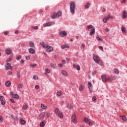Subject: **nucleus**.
<instances>
[{
    "mask_svg": "<svg viewBox=\"0 0 127 127\" xmlns=\"http://www.w3.org/2000/svg\"><path fill=\"white\" fill-rule=\"evenodd\" d=\"M70 11L72 14H75V9H76V4L75 2L70 1L69 3Z\"/></svg>",
    "mask_w": 127,
    "mask_h": 127,
    "instance_id": "nucleus-1",
    "label": "nucleus"
},
{
    "mask_svg": "<svg viewBox=\"0 0 127 127\" xmlns=\"http://www.w3.org/2000/svg\"><path fill=\"white\" fill-rule=\"evenodd\" d=\"M99 59L100 58H99V56H95L93 57V60H94V62H95V63L99 64V65H101V66H102V65H103V62H102L101 60H99Z\"/></svg>",
    "mask_w": 127,
    "mask_h": 127,
    "instance_id": "nucleus-2",
    "label": "nucleus"
},
{
    "mask_svg": "<svg viewBox=\"0 0 127 127\" xmlns=\"http://www.w3.org/2000/svg\"><path fill=\"white\" fill-rule=\"evenodd\" d=\"M59 34L61 37H65V36H67V32L65 31H61L59 33Z\"/></svg>",
    "mask_w": 127,
    "mask_h": 127,
    "instance_id": "nucleus-3",
    "label": "nucleus"
},
{
    "mask_svg": "<svg viewBox=\"0 0 127 127\" xmlns=\"http://www.w3.org/2000/svg\"><path fill=\"white\" fill-rule=\"evenodd\" d=\"M52 25H53V22H49L44 23L43 25V27H47L48 26H52Z\"/></svg>",
    "mask_w": 127,
    "mask_h": 127,
    "instance_id": "nucleus-4",
    "label": "nucleus"
},
{
    "mask_svg": "<svg viewBox=\"0 0 127 127\" xmlns=\"http://www.w3.org/2000/svg\"><path fill=\"white\" fill-rule=\"evenodd\" d=\"M71 120V122H72V123H74V124L77 123V120L76 119V115L75 114H72Z\"/></svg>",
    "mask_w": 127,
    "mask_h": 127,
    "instance_id": "nucleus-5",
    "label": "nucleus"
},
{
    "mask_svg": "<svg viewBox=\"0 0 127 127\" xmlns=\"http://www.w3.org/2000/svg\"><path fill=\"white\" fill-rule=\"evenodd\" d=\"M10 94L14 99H17V100L19 99V96L17 94H15L13 95V93H12V92H11Z\"/></svg>",
    "mask_w": 127,
    "mask_h": 127,
    "instance_id": "nucleus-6",
    "label": "nucleus"
},
{
    "mask_svg": "<svg viewBox=\"0 0 127 127\" xmlns=\"http://www.w3.org/2000/svg\"><path fill=\"white\" fill-rule=\"evenodd\" d=\"M5 70H10V69H12V66L10 65V64L7 63L5 64Z\"/></svg>",
    "mask_w": 127,
    "mask_h": 127,
    "instance_id": "nucleus-7",
    "label": "nucleus"
},
{
    "mask_svg": "<svg viewBox=\"0 0 127 127\" xmlns=\"http://www.w3.org/2000/svg\"><path fill=\"white\" fill-rule=\"evenodd\" d=\"M88 89H89V91H90V93L92 92L93 91V85H92V82H88Z\"/></svg>",
    "mask_w": 127,
    "mask_h": 127,
    "instance_id": "nucleus-8",
    "label": "nucleus"
},
{
    "mask_svg": "<svg viewBox=\"0 0 127 127\" xmlns=\"http://www.w3.org/2000/svg\"><path fill=\"white\" fill-rule=\"evenodd\" d=\"M44 117H45V112L41 113L39 116V119H40V120H42L44 119Z\"/></svg>",
    "mask_w": 127,
    "mask_h": 127,
    "instance_id": "nucleus-9",
    "label": "nucleus"
},
{
    "mask_svg": "<svg viewBox=\"0 0 127 127\" xmlns=\"http://www.w3.org/2000/svg\"><path fill=\"white\" fill-rule=\"evenodd\" d=\"M51 51H53V47L51 46H49V47L46 50V52L48 53L51 52Z\"/></svg>",
    "mask_w": 127,
    "mask_h": 127,
    "instance_id": "nucleus-10",
    "label": "nucleus"
},
{
    "mask_svg": "<svg viewBox=\"0 0 127 127\" xmlns=\"http://www.w3.org/2000/svg\"><path fill=\"white\" fill-rule=\"evenodd\" d=\"M29 52L30 53V54H35V50L33 49V48H30L29 49Z\"/></svg>",
    "mask_w": 127,
    "mask_h": 127,
    "instance_id": "nucleus-11",
    "label": "nucleus"
},
{
    "mask_svg": "<svg viewBox=\"0 0 127 127\" xmlns=\"http://www.w3.org/2000/svg\"><path fill=\"white\" fill-rule=\"evenodd\" d=\"M11 118L12 120H13V121H14V122H16V121H17L18 117L17 116L14 117L13 115H11Z\"/></svg>",
    "mask_w": 127,
    "mask_h": 127,
    "instance_id": "nucleus-12",
    "label": "nucleus"
},
{
    "mask_svg": "<svg viewBox=\"0 0 127 127\" xmlns=\"http://www.w3.org/2000/svg\"><path fill=\"white\" fill-rule=\"evenodd\" d=\"M127 11H123V14H122V17H123V18H127Z\"/></svg>",
    "mask_w": 127,
    "mask_h": 127,
    "instance_id": "nucleus-13",
    "label": "nucleus"
},
{
    "mask_svg": "<svg viewBox=\"0 0 127 127\" xmlns=\"http://www.w3.org/2000/svg\"><path fill=\"white\" fill-rule=\"evenodd\" d=\"M57 115L58 116V117H59V118H60V119H63L64 117L62 112H59Z\"/></svg>",
    "mask_w": 127,
    "mask_h": 127,
    "instance_id": "nucleus-14",
    "label": "nucleus"
},
{
    "mask_svg": "<svg viewBox=\"0 0 127 127\" xmlns=\"http://www.w3.org/2000/svg\"><path fill=\"white\" fill-rule=\"evenodd\" d=\"M96 38L99 42H102V41H103V40L102 39V38H100V37L99 36V35H97L96 36Z\"/></svg>",
    "mask_w": 127,
    "mask_h": 127,
    "instance_id": "nucleus-15",
    "label": "nucleus"
},
{
    "mask_svg": "<svg viewBox=\"0 0 127 127\" xmlns=\"http://www.w3.org/2000/svg\"><path fill=\"white\" fill-rule=\"evenodd\" d=\"M94 34H95V28H93L89 33V35L91 36H92V35H94Z\"/></svg>",
    "mask_w": 127,
    "mask_h": 127,
    "instance_id": "nucleus-16",
    "label": "nucleus"
},
{
    "mask_svg": "<svg viewBox=\"0 0 127 127\" xmlns=\"http://www.w3.org/2000/svg\"><path fill=\"white\" fill-rule=\"evenodd\" d=\"M101 79L103 82H107V77L106 76V75L102 76Z\"/></svg>",
    "mask_w": 127,
    "mask_h": 127,
    "instance_id": "nucleus-17",
    "label": "nucleus"
},
{
    "mask_svg": "<svg viewBox=\"0 0 127 127\" xmlns=\"http://www.w3.org/2000/svg\"><path fill=\"white\" fill-rule=\"evenodd\" d=\"M83 121L84 122L85 124H88L90 121V120L88 119V118L84 117L83 119Z\"/></svg>",
    "mask_w": 127,
    "mask_h": 127,
    "instance_id": "nucleus-18",
    "label": "nucleus"
},
{
    "mask_svg": "<svg viewBox=\"0 0 127 127\" xmlns=\"http://www.w3.org/2000/svg\"><path fill=\"white\" fill-rule=\"evenodd\" d=\"M121 30L122 31V33H126L127 32V30H126V27L124 26H122Z\"/></svg>",
    "mask_w": 127,
    "mask_h": 127,
    "instance_id": "nucleus-19",
    "label": "nucleus"
},
{
    "mask_svg": "<svg viewBox=\"0 0 127 127\" xmlns=\"http://www.w3.org/2000/svg\"><path fill=\"white\" fill-rule=\"evenodd\" d=\"M56 14L57 15V17H60V16H61L62 15V12L61 11H59L56 13Z\"/></svg>",
    "mask_w": 127,
    "mask_h": 127,
    "instance_id": "nucleus-20",
    "label": "nucleus"
},
{
    "mask_svg": "<svg viewBox=\"0 0 127 127\" xmlns=\"http://www.w3.org/2000/svg\"><path fill=\"white\" fill-rule=\"evenodd\" d=\"M5 85L6 87H10V85H11V83L9 81H7L5 82Z\"/></svg>",
    "mask_w": 127,
    "mask_h": 127,
    "instance_id": "nucleus-21",
    "label": "nucleus"
},
{
    "mask_svg": "<svg viewBox=\"0 0 127 127\" xmlns=\"http://www.w3.org/2000/svg\"><path fill=\"white\" fill-rule=\"evenodd\" d=\"M11 50L10 49H7L5 51V53L6 54H7L8 55H9V54H11Z\"/></svg>",
    "mask_w": 127,
    "mask_h": 127,
    "instance_id": "nucleus-22",
    "label": "nucleus"
},
{
    "mask_svg": "<svg viewBox=\"0 0 127 127\" xmlns=\"http://www.w3.org/2000/svg\"><path fill=\"white\" fill-rule=\"evenodd\" d=\"M20 121L21 125H22L23 126H24V125H25V124H26V122L22 119H21L20 120Z\"/></svg>",
    "mask_w": 127,
    "mask_h": 127,
    "instance_id": "nucleus-23",
    "label": "nucleus"
},
{
    "mask_svg": "<svg viewBox=\"0 0 127 127\" xmlns=\"http://www.w3.org/2000/svg\"><path fill=\"white\" fill-rule=\"evenodd\" d=\"M62 75H64V76H68V73H67V71L65 70H62Z\"/></svg>",
    "mask_w": 127,
    "mask_h": 127,
    "instance_id": "nucleus-24",
    "label": "nucleus"
},
{
    "mask_svg": "<svg viewBox=\"0 0 127 127\" xmlns=\"http://www.w3.org/2000/svg\"><path fill=\"white\" fill-rule=\"evenodd\" d=\"M84 89V87H83V85L82 84H80L79 87V91H80V92H82V91H83Z\"/></svg>",
    "mask_w": 127,
    "mask_h": 127,
    "instance_id": "nucleus-25",
    "label": "nucleus"
},
{
    "mask_svg": "<svg viewBox=\"0 0 127 127\" xmlns=\"http://www.w3.org/2000/svg\"><path fill=\"white\" fill-rule=\"evenodd\" d=\"M29 47H31L32 48H34V43H32V42H29Z\"/></svg>",
    "mask_w": 127,
    "mask_h": 127,
    "instance_id": "nucleus-26",
    "label": "nucleus"
},
{
    "mask_svg": "<svg viewBox=\"0 0 127 127\" xmlns=\"http://www.w3.org/2000/svg\"><path fill=\"white\" fill-rule=\"evenodd\" d=\"M41 108L43 110H46V109L47 108V107L46 106L44 105V104H41Z\"/></svg>",
    "mask_w": 127,
    "mask_h": 127,
    "instance_id": "nucleus-27",
    "label": "nucleus"
},
{
    "mask_svg": "<svg viewBox=\"0 0 127 127\" xmlns=\"http://www.w3.org/2000/svg\"><path fill=\"white\" fill-rule=\"evenodd\" d=\"M109 20V17H106L103 18V22H104V23H107V21Z\"/></svg>",
    "mask_w": 127,
    "mask_h": 127,
    "instance_id": "nucleus-28",
    "label": "nucleus"
},
{
    "mask_svg": "<svg viewBox=\"0 0 127 127\" xmlns=\"http://www.w3.org/2000/svg\"><path fill=\"white\" fill-rule=\"evenodd\" d=\"M40 127H45V124L44 123V122H41V123L40 124Z\"/></svg>",
    "mask_w": 127,
    "mask_h": 127,
    "instance_id": "nucleus-29",
    "label": "nucleus"
},
{
    "mask_svg": "<svg viewBox=\"0 0 127 127\" xmlns=\"http://www.w3.org/2000/svg\"><path fill=\"white\" fill-rule=\"evenodd\" d=\"M67 109H69V110H71V109L73 108V107L70 104H67Z\"/></svg>",
    "mask_w": 127,
    "mask_h": 127,
    "instance_id": "nucleus-30",
    "label": "nucleus"
},
{
    "mask_svg": "<svg viewBox=\"0 0 127 127\" xmlns=\"http://www.w3.org/2000/svg\"><path fill=\"white\" fill-rule=\"evenodd\" d=\"M56 17H57V15H56V13H55L53 15L51 16V18H52V19H55Z\"/></svg>",
    "mask_w": 127,
    "mask_h": 127,
    "instance_id": "nucleus-31",
    "label": "nucleus"
},
{
    "mask_svg": "<svg viewBox=\"0 0 127 127\" xmlns=\"http://www.w3.org/2000/svg\"><path fill=\"white\" fill-rule=\"evenodd\" d=\"M90 5V3L87 2L86 3V5H85V8H87V9L89 8L90 7V6H89V5Z\"/></svg>",
    "mask_w": 127,
    "mask_h": 127,
    "instance_id": "nucleus-32",
    "label": "nucleus"
},
{
    "mask_svg": "<svg viewBox=\"0 0 127 127\" xmlns=\"http://www.w3.org/2000/svg\"><path fill=\"white\" fill-rule=\"evenodd\" d=\"M114 72L116 74H119L120 73V71L117 68L114 69Z\"/></svg>",
    "mask_w": 127,
    "mask_h": 127,
    "instance_id": "nucleus-33",
    "label": "nucleus"
},
{
    "mask_svg": "<svg viewBox=\"0 0 127 127\" xmlns=\"http://www.w3.org/2000/svg\"><path fill=\"white\" fill-rule=\"evenodd\" d=\"M12 60V57L11 56L9 58L8 60H6V62H10Z\"/></svg>",
    "mask_w": 127,
    "mask_h": 127,
    "instance_id": "nucleus-34",
    "label": "nucleus"
},
{
    "mask_svg": "<svg viewBox=\"0 0 127 127\" xmlns=\"http://www.w3.org/2000/svg\"><path fill=\"white\" fill-rule=\"evenodd\" d=\"M27 108H28V106H27V105H26L23 106L22 109L23 110H27Z\"/></svg>",
    "mask_w": 127,
    "mask_h": 127,
    "instance_id": "nucleus-35",
    "label": "nucleus"
},
{
    "mask_svg": "<svg viewBox=\"0 0 127 127\" xmlns=\"http://www.w3.org/2000/svg\"><path fill=\"white\" fill-rule=\"evenodd\" d=\"M59 112V109L56 108L55 110V114H56V115H57V114H58Z\"/></svg>",
    "mask_w": 127,
    "mask_h": 127,
    "instance_id": "nucleus-36",
    "label": "nucleus"
},
{
    "mask_svg": "<svg viewBox=\"0 0 127 127\" xmlns=\"http://www.w3.org/2000/svg\"><path fill=\"white\" fill-rule=\"evenodd\" d=\"M49 47V46H48V45L46 44V45H44L43 47V48H45V49H47Z\"/></svg>",
    "mask_w": 127,
    "mask_h": 127,
    "instance_id": "nucleus-37",
    "label": "nucleus"
},
{
    "mask_svg": "<svg viewBox=\"0 0 127 127\" xmlns=\"http://www.w3.org/2000/svg\"><path fill=\"white\" fill-rule=\"evenodd\" d=\"M36 64H31L30 65V67H32V68H35V67H36Z\"/></svg>",
    "mask_w": 127,
    "mask_h": 127,
    "instance_id": "nucleus-38",
    "label": "nucleus"
},
{
    "mask_svg": "<svg viewBox=\"0 0 127 127\" xmlns=\"http://www.w3.org/2000/svg\"><path fill=\"white\" fill-rule=\"evenodd\" d=\"M76 69H77V70H78V71H80V70H81V67H80V65H77Z\"/></svg>",
    "mask_w": 127,
    "mask_h": 127,
    "instance_id": "nucleus-39",
    "label": "nucleus"
},
{
    "mask_svg": "<svg viewBox=\"0 0 127 127\" xmlns=\"http://www.w3.org/2000/svg\"><path fill=\"white\" fill-rule=\"evenodd\" d=\"M88 29H91V28H92L93 29V28H95V27H94L93 25H90L89 26H88Z\"/></svg>",
    "mask_w": 127,
    "mask_h": 127,
    "instance_id": "nucleus-40",
    "label": "nucleus"
},
{
    "mask_svg": "<svg viewBox=\"0 0 127 127\" xmlns=\"http://www.w3.org/2000/svg\"><path fill=\"white\" fill-rule=\"evenodd\" d=\"M57 95L58 96H60L61 95H62V92H61V91H58L57 92Z\"/></svg>",
    "mask_w": 127,
    "mask_h": 127,
    "instance_id": "nucleus-41",
    "label": "nucleus"
},
{
    "mask_svg": "<svg viewBox=\"0 0 127 127\" xmlns=\"http://www.w3.org/2000/svg\"><path fill=\"white\" fill-rule=\"evenodd\" d=\"M122 120L123 121H124V122H126L127 121V117H125V116H123L122 117Z\"/></svg>",
    "mask_w": 127,
    "mask_h": 127,
    "instance_id": "nucleus-42",
    "label": "nucleus"
},
{
    "mask_svg": "<svg viewBox=\"0 0 127 127\" xmlns=\"http://www.w3.org/2000/svg\"><path fill=\"white\" fill-rule=\"evenodd\" d=\"M33 79H34V80H38V76H37L36 75H34Z\"/></svg>",
    "mask_w": 127,
    "mask_h": 127,
    "instance_id": "nucleus-43",
    "label": "nucleus"
},
{
    "mask_svg": "<svg viewBox=\"0 0 127 127\" xmlns=\"http://www.w3.org/2000/svg\"><path fill=\"white\" fill-rule=\"evenodd\" d=\"M16 59L17 60H19V59H21V56H20V55L16 57Z\"/></svg>",
    "mask_w": 127,
    "mask_h": 127,
    "instance_id": "nucleus-44",
    "label": "nucleus"
},
{
    "mask_svg": "<svg viewBox=\"0 0 127 127\" xmlns=\"http://www.w3.org/2000/svg\"><path fill=\"white\" fill-rule=\"evenodd\" d=\"M32 28H34V29H35V30H37V29H38V26H33L32 27Z\"/></svg>",
    "mask_w": 127,
    "mask_h": 127,
    "instance_id": "nucleus-45",
    "label": "nucleus"
},
{
    "mask_svg": "<svg viewBox=\"0 0 127 127\" xmlns=\"http://www.w3.org/2000/svg\"><path fill=\"white\" fill-rule=\"evenodd\" d=\"M46 73L49 74L50 73V70L48 68H46Z\"/></svg>",
    "mask_w": 127,
    "mask_h": 127,
    "instance_id": "nucleus-46",
    "label": "nucleus"
},
{
    "mask_svg": "<svg viewBox=\"0 0 127 127\" xmlns=\"http://www.w3.org/2000/svg\"><path fill=\"white\" fill-rule=\"evenodd\" d=\"M7 75H8L9 76H11L12 75V72L8 71L7 72Z\"/></svg>",
    "mask_w": 127,
    "mask_h": 127,
    "instance_id": "nucleus-47",
    "label": "nucleus"
},
{
    "mask_svg": "<svg viewBox=\"0 0 127 127\" xmlns=\"http://www.w3.org/2000/svg\"><path fill=\"white\" fill-rule=\"evenodd\" d=\"M97 100V97H96V96H93L92 97V101L93 102H95V101H96Z\"/></svg>",
    "mask_w": 127,
    "mask_h": 127,
    "instance_id": "nucleus-48",
    "label": "nucleus"
},
{
    "mask_svg": "<svg viewBox=\"0 0 127 127\" xmlns=\"http://www.w3.org/2000/svg\"><path fill=\"white\" fill-rule=\"evenodd\" d=\"M26 60H30V56H27L25 57Z\"/></svg>",
    "mask_w": 127,
    "mask_h": 127,
    "instance_id": "nucleus-49",
    "label": "nucleus"
},
{
    "mask_svg": "<svg viewBox=\"0 0 127 127\" xmlns=\"http://www.w3.org/2000/svg\"><path fill=\"white\" fill-rule=\"evenodd\" d=\"M97 73V71H94L92 72V76H95V75Z\"/></svg>",
    "mask_w": 127,
    "mask_h": 127,
    "instance_id": "nucleus-50",
    "label": "nucleus"
},
{
    "mask_svg": "<svg viewBox=\"0 0 127 127\" xmlns=\"http://www.w3.org/2000/svg\"><path fill=\"white\" fill-rule=\"evenodd\" d=\"M1 104H2L3 106H4V105H5V102L3 100H1Z\"/></svg>",
    "mask_w": 127,
    "mask_h": 127,
    "instance_id": "nucleus-51",
    "label": "nucleus"
},
{
    "mask_svg": "<svg viewBox=\"0 0 127 127\" xmlns=\"http://www.w3.org/2000/svg\"><path fill=\"white\" fill-rule=\"evenodd\" d=\"M10 101L11 102H12L13 104H14V103H15V102L14 101V100H13V99H10Z\"/></svg>",
    "mask_w": 127,
    "mask_h": 127,
    "instance_id": "nucleus-52",
    "label": "nucleus"
},
{
    "mask_svg": "<svg viewBox=\"0 0 127 127\" xmlns=\"http://www.w3.org/2000/svg\"><path fill=\"white\" fill-rule=\"evenodd\" d=\"M18 88H22V84H18Z\"/></svg>",
    "mask_w": 127,
    "mask_h": 127,
    "instance_id": "nucleus-53",
    "label": "nucleus"
},
{
    "mask_svg": "<svg viewBox=\"0 0 127 127\" xmlns=\"http://www.w3.org/2000/svg\"><path fill=\"white\" fill-rule=\"evenodd\" d=\"M3 119L1 116H0V123H2Z\"/></svg>",
    "mask_w": 127,
    "mask_h": 127,
    "instance_id": "nucleus-54",
    "label": "nucleus"
},
{
    "mask_svg": "<svg viewBox=\"0 0 127 127\" xmlns=\"http://www.w3.org/2000/svg\"><path fill=\"white\" fill-rule=\"evenodd\" d=\"M89 126H90V127H92V123H91V121L89 120V122L88 123Z\"/></svg>",
    "mask_w": 127,
    "mask_h": 127,
    "instance_id": "nucleus-55",
    "label": "nucleus"
},
{
    "mask_svg": "<svg viewBox=\"0 0 127 127\" xmlns=\"http://www.w3.org/2000/svg\"><path fill=\"white\" fill-rule=\"evenodd\" d=\"M40 44V45H41L43 47L44 45H44V42H41Z\"/></svg>",
    "mask_w": 127,
    "mask_h": 127,
    "instance_id": "nucleus-56",
    "label": "nucleus"
},
{
    "mask_svg": "<svg viewBox=\"0 0 127 127\" xmlns=\"http://www.w3.org/2000/svg\"><path fill=\"white\" fill-rule=\"evenodd\" d=\"M51 67H52V68H55V65H54L53 64H51Z\"/></svg>",
    "mask_w": 127,
    "mask_h": 127,
    "instance_id": "nucleus-57",
    "label": "nucleus"
},
{
    "mask_svg": "<svg viewBox=\"0 0 127 127\" xmlns=\"http://www.w3.org/2000/svg\"><path fill=\"white\" fill-rule=\"evenodd\" d=\"M47 118H49L50 117V113H48L46 115Z\"/></svg>",
    "mask_w": 127,
    "mask_h": 127,
    "instance_id": "nucleus-58",
    "label": "nucleus"
},
{
    "mask_svg": "<svg viewBox=\"0 0 127 127\" xmlns=\"http://www.w3.org/2000/svg\"><path fill=\"white\" fill-rule=\"evenodd\" d=\"M105 31H106V32H109L110 31V29L106 28L105 29Z\"/></svg>",
    "mask_w": 127,
    "mask_h": 127,
    "instance_id": "nucleus-59",
    "label": "nucleus"
},
{
    "mask_svg": "<svg viewBox=\"0 0 127 127\" xmlns=\"http://www.w3.org/2000/svg\"><path fill=\"white\" fill-rule=\"evenodd\" d=\"M3 34L4 35H7L8 34V32H7V31H6V32H3Z\"/></svg>",
    "mask_w": 127,
    "mask_h": 127,
    "instance_id": "nucleus-60",
    "label": "nucleus"
},
{
    "mask_svg": "<svg viewBox=\"0 0 127 127\" xmlns=\"http://www.w3.org/2000/svg\"><path fill=\"white\" fill-rule=\"evenodd\" d=\"M35 89H36L37 90H38V89H39V85H36L35 87Z\"/></svg>",
    "mask_w": 127,
    "mask_h": 127,
    "instance_id": "nucleus-61",
    "label": "nucleus"
},
{
    "mask_svg": "<svg viewBox=\"0 0 127 127\" xmlns=\"http://www.w3.org/2000/svg\"><path fill=\"white\" fill-rule=\"evenodd\" d=\"M62 63H63V64H66V61L63 60L62 61Z\"/></svg>",
    "mask_w": 127,
    "mask_h": 127,
    "instance_id": "nucleus-62",
    "label": "nucleus"
},
{
    "mask_svg": "<svg viewBox=\"0 0 127 127\" xmlns=\"http://www.w3.org/2000/svg\"><path fill=\"white\" fill-rule=\"evenodd\" d=\"M64 47H65V48H69V45H67V44H65V45H64Z\"/></svg>",
    "mask_w": 127,
    "mask_h": 127,
    "instance_id": "nucleus-63",
    "label": "nucleus"
},
{
    "mask_svg": "<svg viewBox=\"0 0 127 127\" xmlns=\"http://www.w3.org/2000/svg\"><path fill=\"white\" fill-rule=\"evenodd\" d=\"M99 49L100 50H102V51H103V46H99Z\"/></svg>",
    "mask_w": 127,
    "mask_h": 127,
    "instance_id": "nucleus-64",
    "label": "nucleus"
}]
</instances>
